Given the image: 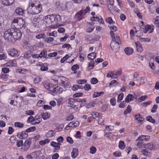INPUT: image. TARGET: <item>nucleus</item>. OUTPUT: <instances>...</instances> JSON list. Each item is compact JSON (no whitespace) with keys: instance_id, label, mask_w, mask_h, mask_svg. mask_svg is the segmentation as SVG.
Returning <instances> with one entry per match:
<instances>
[{"instance_id":"obj_38","label":"nucleus","mask_w":159,"mask_h":159,"mask_svg":"<svg viewBox=\"0 0 159 159\" xmlns=\"http://www.w3.org/2000/svg\"><path fill=\"white\" fill-rule=\"evenodd\" d=\"M55 89L54 91H56L55 92L57 93H60V92H61L62 91V89L58 86L54 87L53 89Z\"/></svg>"},{"instance_id":"obj_32","label":"nucleus","mask_w":159,"mask_h":159,"mask_svg":"<svg viewBox=\"0 0 159 159\" xmlns=\"http://www.w3.org/2000/svg\"><path fill=\"white\" fill-rule=\"evenodd\" d=\"M145 147L146 148H148L150 150H152L154 148L153 145L151 143H148L146 144Z\"/></svg>"},{"instance_id":"obj_45","label":"nucleus","mask_w":159,"mask_h":159,"mask_svg":"<svg viewBox=\"0 0 159 159\" xmlns=\"http://www.w3.org/2000/svg\"><path fill=\"white\" fill-rule=\"evenodd\" d=\"M146 119L147 120L152 123H155V120L154 119H153L152 117L150 116H147L146 118Z\"/></svg>"},{"instance_id":"obj_1","label":"nucleus","mask_w":159,"mask_h":159,"mask_svg":"<svg viewBox=\"0 0 159 159\" xmlns=\"http://www.w3.org/2000/svg\"><path fill=\"white\" fill-rule=\"evenodd\" d=\"M21 35L20 30L14 28H10L5 32L4 38L6 41L13 43L20 39Z\"/></svg>"},{"instance_id":"obj_16","label":"nucleus","mask_w":159,"mask_h":159,"mask_svg":"<svg viewBox=\"0 0 159 159\" xmlns=\"http://www.w3.org/2000/svg\"><path fill=\"white\" fill-rule=\"evenodd\" d=\"M135 43L137 51L139 52H141L143 51L141 44L139 42H135Z\"/></svg>"},{"instance_id":"obj_50","label":"nucleus","mask_w":159,"mask_h":159,"mask_svg":"<svg viewBox=\"0 0 159 159\" xmlns=\"http://www.w3.org/2000/svg\"><path fill=\"white\" fill-rule=\"evenodd\" d=\"M87 81L85 80H80L77 81L78 84H84L86 83Z\"/></svg>"},{"instance_id":"obj_35","label":"nucleus","mask_w":159,"mask_h":159,"mask_svg":"<svg viewBox=\"0 0 159 159\" xmlns=\"http://www.w3.org/2000/svg\"><path fill=\"white\" fill-rule=\"evenodd\" d=\"M119 148L121 149H123L125 147V145L123 141H120L119 142Z\"/></svg>"},{"instance_id":"obj_59","label":"nucleus","mask_w":159,"mask_h":159,"mask_svg":"<svg viewBox=\"0 0 159 159\" xmlns=\"http://www.w3.org/2000/svg\"><path fill=\"white\" fill-rule=\"evenodd\" d=\"M41 80V79L40 77H37L35 78L34 82L35 84H38L40 82Z\"/></svg>"},{"instance_id":"obj_52","label":"nucleus","mask_w":159,"mask_h":159,"mask_svg":"<svg viewBox=\"0 0 159 159\" xmlns=\"http://www.w3.org/2000/svg\"><path fill=\"white\" fill-rule=\"evenodd\" d=\"M61 145V144L59 143L55 142H52L51 143V145L53 147H56L58 145Z\"/></svg>"},{"instance_id":"obj_22","label":"nucleus","mask_w":159,"mask_h":159,"mask_svg":"<svg viewBox=\"0 0 159 159\" xmlns=\"http://www.w3.org/2000/svg\"><path fill=\"white\" fill-rule=\"evenodd\" d=\"M44 21L48 25L52 23L50 15H48L44 17Z\"/></svg>"},{"instance_id":"obj_19","label":"nucleus","mask_w":159,"mask_h":159,"mask_svg":"<svg viewBox=\"0 0 159 159\" xmlns=\"http://www.w3.org/2000/svg\"><path fill=\"white\" fill-rule=\"evenodd\" d=\"M23 9L20 7H18L15 10V13L18 16L22 15L23 14Z\"/></svg>"},{"instance_id":"obj_64","label":"nucleus","mask_w":159,"mask_h":159,"mask_svg":"<svg viewBox=\"0 0 159 159\" xmlns=\"http://www.w3.org/2000/svg\"><path fill=\"white\" fill-rule=\"evenodd\" d=\"M95 103L93 102H90L89 104H87L86 105V107L87 108H89L92 107H93L94 106Z\"/></svg>"},{"instance_id":"obj_40","label":"nucleus","mask_w":159,"mask_h":159,"mask_svg":"<svg viewBox=\"0 0 159 159\" xmlns=\"http://www.w3.org/2000/svg\"><path fill=\"white\" fill-rule=\"evenodd\" d=\"M90 153L92 154H94L96 151V148L94 146H91L90 148Z\"/></svg>"},{"instance_id":"obj_18","label":"nucleus","mask_w":159,"mask_h":159,"mask_svg":"<svg viewBox=\"0 0 159 159\" xmlns=\"http://www.w3.org/2000/svg\"><path fill=\"white\" fill-rule=\"evenodd\" d=\"M78 150L76 148H74L71 152V157L73 158H75L78 155Z\"/></svg>"},{"instance_id":"obj_9","label":"nucleus","mask_w":159,"mask_h":159,"mask_svg":"<svg viewBox=\"0 0 159 159\" xmlns=\"http://www.w3.org/2000/svg\"><path fill=\"white\" fill-rule=\"evenodd\" d=\"M108 26L111 30L110 34L111 36L112 37H113V36L114 35V32L116 31L117 30V28L116 26H114V25Z\"/></svg>"},{"instance_id":"obj_13","label":"nucleus","mask_w":159,"mask_h":159,"mask_svg":"<svg viewBox=\"0 0 159 159\" xmlns=\"http://www.w3.org/2000/svg\"><path fill=\"white\" fill-rule=\"evenodd\" d=\"M28 134L25 133L20 132L17 134V137L20 139H24L28 137Z\"/></svg>"},{"instance_id":"obj_2","label":"nucleus","mask_w":159,"mask_h":159,"mask_svg":"<svg viewBox=\"0 0 159 159\" xmlns=\"http://www.w3.org/2000/svg\"><path fill=\"white\" fill-rule=\"evenodd\" d=\"M42 10L41 5L37 4L34 2H31L27 9L28 13L32 14H37L39 13Z\"/></svg>"},{"instance_id":"obj_15","label":"nucleus","mask_w":159,"mask_h":159,"mask_svg":"<svg viewBox=\"0 0 159 159\" xmlns=\"http://www.w3.org/2000/svg\"><path fill=\"white\" fill-rule=\"evenodd\" d=\"M124 51L126 55H129L133 53V50L132 48L127 47L125 49Z\"/></svg>"},{"instance_id":"obj_37","label":"nucleus","mask_w":159,"mask_h":159,"mask_svg":"<svg viewBox=\"0 0 159 159\" xmlns=\"http://www.w3.org/2000/svg\"><path fill=\"white\" fill-rule=\"evenodd\" d=\"M91 116H92L93 119H95L99 116V114L97 112H93L90 114Z\"/></svg>"},{"instance_id":"obj_48","label":"nucleus","mask_w":159,"mask_h":159,"mask_svg":"<svg viewBox=\"0 0 159 159\" xmlns=\"http://www.w3.org/2000/svg\"><path fill=\"white\" fill-rule=\"evenodd\" d=\"M98 82L97 79L95 78H93L91 80V82L93 84H95Z\"/></svg>"},{"instance_id":"obj_34","label":"nucleus","mask_w":159,"mask_h":159,"mask_svg":"<svg viewBox=\"0 0 159 159\" xmlns=\"http://www.w3.org/2000/svg\"><path fill=\"white\" fill-rule=\"evenodd\" d=\"M112 40H115L117 42H121L120 39V37L118 34H116V36L114 35L113 37H112Z\"/></svg>"},{"instance_id":"obj_61","label":"nucleus","mask_w":159,"mask_h":159,"mask_svg":"<svg viewBox=\"0 0 159 159\" xmlns=\"http://www.w3.org/2000/svg\"><path fill=\"white\" fill-rule=\"evenodd\" d=\"M155 24L156 26L159 28V17L157 16L155 21Z\"/></svg>"},{"instance_id":"obj_26","label":"nucleus","mask_w":159,"mask_h":159,"mask_svg":"<svg viewBox=\"0 0 159 159\" xmlns=\"http://www.w3.org/2000/svg\"><path fill=\"white\" fill-rule=\"evenodd\" d=\"M54 134V132L53 130H50L46 134V136L47 138H50L53 136Z\"/></svg>"},{"instance_id":"obj_23","label":"nucleus","mask_w":159,"mask_h":159,"mask_svg":"<svg viewBox=\"0 0 159 159\" xmlns=\"http://www.w3.org/2000/svg\"><path fill=\"white\" fill-rule=\"evenodd\" d=\"M47 87H48V88H47V89L50 91L52 93H55L56 92V91H54V89H53V88L54 87V85L52 84H50L49 85H46Z\"/></svg>"},{"instance_id":"obj_27","label":"nucleus","mask_w":159,"mask_h":159,"mask_svg":"<svg viewBox=\"0 0 159 159\" xmlns=\"http://www.w3.org/2000/svg\"><path fill=\"white\" fill-rule=\"evenodd\" d=\"M49 142L50 140L48 139H46L44 140L40 141L39 142V143L40 145H43L48 143Z\"/></svg>"},{"instance_id":"obj_3","label":"nucleus","mask_w":159,"mask_h":159,"mask_svg":"<svg viewBox=\"0 0 159 159\" xmlns=\"http://www.w3.org/2000/svg\"><path fill=\"white\" fill-rule=\"evenodd\" d=\"M121 44V42H117L115 40H112L110 43L112 50L115 51H117L119 48V45Z\"/></svg>"},{"instance_id":"obj_62","label":"nucleus","mask_w":159,"mask_h":159,"mask_svg":"<svg viewBox=\"0 0 159 159\" xmlns=\"http://www.w3.org/2000/svg\"><path fill=\"white\" fill-rule=\"evenodd\" d=\"M44 103V102L43 101L40 100L39 101L37 104V106L40 107L42 106Z\"/></svg>"},{"instance_id":"obj_25","label":"nucleus","mask_w":159,"mask_h":159,"mask_svg":"<svg viewBox=\"0 0 159 159\" xmlns=\"http://www.w3.org/2000/svg\"><path fill=\"white\" fill-rule=\"evenodd\" d=\"M106 21L107 23L110 24L109 26L112 25L111 24H113L115 23V21L112 20L111 17H108L107 18L106 20Z\"/></svg>"},{"instance_id":"obj_46","label":"nucleus","mask_w":159,"mask_h":159,"mask_svg":"<svg viewBox=\"0 0 159 159\" xmlns=\"http://www.w3.org/2000/svg\"><path fill=\"white\" fill-rule=\"evenodd\" d=\"M139 40L142 42H149L150 40L148 38H139Z\"/></svg>"},{"instance_id":"obj_21","label":"nucleus","mask_w":159,"mask_h":159,"mask_svg":"<svg viewBox=\"0 0 159 159\" xmlns=\"http://www.w3.org/2000/svg\"><path fill=\"white\" fill-rule=\"evenodd\" d=\"M134 97L131 94H128L125 99V102H129L134 100Z\"/></svg>"},{"instance_id":"obj_33","label":"nucleus","mask_w":159,"mask_h":159,"mask_svg":"<svg viewBox=\"0 0 159 159\" xmlns=\"http://www.w3.org/2000/svg\"><path fill=\"white\" fill-rule=\"evenodd\" d=\"M54 22L56 23L61 20V17L59 15H54Z\"/></svg>"},{"instance_id":"obj_55","label":"nucleus","mask_w":159,"mask_h":159,"mask_svg":"<svg viewBox=\"0 0 159 159\" xmlns=\"http://www.w3.org/2000/svg\"><path fill=\"white\" fill-rule=\"evenodd\" d=\"M36 38L38 39H40L41 38H44L45 37V35L44 34H40L37 35L36 36Z\"/></svg>"},{"instance_id":"obj_14","label":"nucleus","mask_w":159,"mask_h":159,"mask_svg":"<svg viewBox=\"0 0 159 159\" xmlns=\"http://www.w3.org/2000/svg\"><path fill=\"white\" fill-rule=\"evenodd\" d=\"M31 143V142L29 139H26L25 140L23 145L25 150H26L30 148Z\"/></svg>"},{"instance_id":"obj_41","label":"nucleus","mask_w":159,"mask_h":159,"mask_svg":"<svg viewBox=\"0 0 159 159\" xmlns=\"http://www.w3.org/2000/svg\"><path fill=\"white\" fill-rule=\"evenodd\" d=\"M35 127L34 126L31 127L26 129L25 131L26 132H31L34 131L35 130Z\"/></svg>"},{"instance_id":"obj_12","label":"nucleus","mask_w":159,"mask_h":159,"mask_svg":"<svg viewBox=\"0 0 159 159\" xmlns=\"http://www.w3.org/2000/svg\"><path fill=\"white\" fill-rule=\"evenodd\" d=\"M150 139V137L147 135H141L139 137V138L136 140V141H143L144 140L148 141Z\"/></svg>"},{"instance_id":"obj_36","label":"nucleus","mask_w":159,"mask_h":159,"mask_svg":"<svg viewBox=\"0 0 159 159\" xmlns=\"http://www.w3.org/2000/svg\"><path fill=\"white\" fill-rule=\"evenodd\" d=\"M26 71V70L25 69H17L16 71V73L20 74H25Z\"/></svg>"},{"instance_id":"obj_54","label":"nucleus","mask_w":159,"mask_h":159,"mask_svg":"<svg viewBox=\"0 0 159 159\" xmlns=\"http://www.w3.org/2000/svg\"><path fill=\"white\" fill-rule=\"evenodd\" d=\"M47 52L44 51H42L40 53L39 55V57H45V56L46 55Z\"/></svg>"},{"instance_id":"obj_20","label":"nucleus","mask_w":159,"mask_h":159,"mask_svg":"<svg viewBox=\"0 0 159 159\" xmlns=\"http://www.w3.org/2000/svg\"><path fill=\"white\" fill-rule=\"evenodd\" d=\"M69 102H68V106L71 107L72 108H74L75 107V106L73 104L75 102V99L73 98H70L69 99Z\"/></svg>"},{"instance_id":"obj_57","label":"nucleus","mask_w":159,"mask_h":159,"mask_svg":"<svg viewBox=\"0 0 159 159\" xmlns=\"http://www.w3.org/2000/svg\"><path fill=\"white\" fill-rule=\"evenodd\" d=\"M114 75V72L113 71H110L108 73L107 76V77H112Z\"/></svg>"},{"instance_id":"obj_5","label":"nucleus","mask_w":159,"mask_h":159,"mask_svg":"<svg viewBox=\"0 0 159 159\" xmlns=\"http://www.w3.org/2000/svg\"><path fill=\"white\" fill-rule=\"evenodd\" d=\"M154 29V26L152 25H147L146 26L144 29L143 32L145 33H147L148 31H149L150 33L152 32Z\"/></svg>"},{"instance_id":"obj_17","label":"nucleus","mask_w":159,"mask_h":159,"mask_svg":"<svg viewBox=\"0 0 159 159\" xmlns=\"http://www.w3.org/2000/svg\"><path fill=\"white\" fill-rule=\"evenodd\" d=\"M20 18H17L13 20L11 24V25L14 26L13 28H16V26L17 27H18Z\"/></svg>"},{"instance_id":"obj_7","label":"nucleus","mask_w":159,"mask_h":159,"mask_svg":"<svg viewBox=\"0 0 159 159\" xmlns=\"http://www.w3.org/2000/svg\"><path fill=\"white\" fill-rule=\"evenodd\" d=\"M17 27L20 29L23 28H25V21L24 19L20 18L19 19V23Z\"/></svg>"},{"instance_id":"obj_56","label":"nucleus","mask_w":159,"mask_h":159,"mask_svg":"<svg viewBox=\"0 0 159 159\" xmlns=\"http://www.w3.org/2000/svg\"><path fill=\"white\" fill-rule=\"evenodd\" d=\"M157 108L158 106L157 105H154L151 110V112L152 113L155 112L157 111Z\"/></svg>"},{"instance_id":"obj_29","label":"nucleus","mask_w":159,"mask_h":159,"mask_svg":"<svg viewBox=\"0 0 159 159\" xmlns=\"http://www.w3.org/2000/svg\"><path fill=\"white\" fill-rule=\"evenodd\" d=\"M14 125L16 127L21 128L23 127L24 124L20 122H16L15 123Z\"/></svg>"},{"instance_id":"obj_4","label":"nucleus","mask_w":159,"mask_h":159,"mask_svg":"<svg viewBox=\"0 0 159 159\" xmlns=\"http://www.w3.org/2000/svg\"><path fill=\"white\" fill-rule=\"evenodd\" d=\"M84 15L83 11L81 10L76 13L74 18L76 20L80 21L84 18Z\"/></svg>"},{"instance_id":"obj_44","label":"nucleus","mask_w":159,"mask_h":159,"mask_svg":"<svg viewBox=\"0 0 159 159\" xmlns=\"http://www.w3.org/2000/svg\"><path fill=\"white\" fill-rule=\"evenodd\" d=\"M98 123L101 125H102L104 121V118L103 117H100L98 120Z\"/></svg>"},{"instance_id":"obj_58","label":"nucleus","mask_w":159,"mask_h":159,"mask_svg":"<svg viewBox=\"0 0 159 159\" xmlns=\"http://www.w3.org/2000/svg\"><path fill=\"white\" fill-rule=\"evenodd\" d=\"M74 116L70 114L66 117V120L67 121H70L72 120Z\"/></svg>"},{"instance_id":"obj_63","label":"nucleus","mask_w":159,"mask_h":159,"mask_svg":"<svg viewBox=\"0 0 159 159\" xmlns=\"http://www.w3.org/2000/svg\"><path fill=\"white\" fill-rule=\"evenodd\" d=\"M14 132V129L12 127L10 126L8 128V133L9 134H12L13 132Z\"/></svg>"},{"instance_id":"obj_30","label":"nucleus","mask_w":159,"mask_h":159,"mask_svg":"<svg viewBox=\"0 0 159 159\" xmlns=\"http://www.w3.org/2000/svg\"><path fill=\"white\" fill-rule=\"evenodd\" d=\"M104 93L103 92H95L93 95V97L94 98H96L100 96L101 95H103Z\"/></svg>"},{"instance_id":"obj_6","label":"nucleus","mask_w":159,"mask_h":159,"mask_svg":"<svg viewBox=\"0 0 159 159\" xmlns=\"http://www.w3.org/2000/svg\"><path fill=\"white\" fill-rule=\"evenodd\" d=\"M56 7L58 10L64 11L66 8V5L65 4L61 3L59 2H57L56 3Z\"/></svg>"},{"instance_id":"obj_49","label":"nucleus","mask_w":159,"mask_h":159,"mask_svg":"<svg viewBox=\"0 0 159 159\" xmlns=\"http://www.w3.org/2000/svg\"><path fill=\"white\" fill-rule=\"evenodd\" d=\"M111 104L113 106L115 105L116 103V100L115 98L113 97L111 98L110 100Z\"/></svg>"},{"instance_id":"obj_10","label":"nucleus","mask_w":159,"mask_h":159,"mask_svg":"<svg viewBox=\"0 0 159 159\" xmlns=\"http://www.w3.org/2000/svg\"><path fill=\"white\" fill-rule=\"evenodd\" d=\"M17 51L14 48H11L8 51V54L12 56H16L17 53Z\"/></svg>"},{"instance_id":"obj_31","label":"nucleus","mask_w":159,"mask_h":159,"mask_svg":"<svg viewBox=\"0 0 159 159\" xmlns=\"http://www.w3.org/2000/svg\"><path fill=\"white\" fill-rule=\"evenodd\" d=\"M41 117L44 120H47L49 117V114L47 112L43 113L41 115Z\"/></svg>"},{"instance_id":"obj_11","label":"nucleus","mask_w":159,"mask_h":159,"mask_svg":"<svg viewBox=\"0 0 159 159\" xmlns=\"http://www.w3.org/2000/svg\"><path fill=\"white\" fill-rule=\"evenodd\" d=\"M65 78L63 77L62 79L60 80V84L61 85L63 86L64 88H66L69 86V83L68 82L65 81Z\"/></svg>"},{"instance_id":"obj_24","label":"nucleus","mask_w":159,"mask_h":159,"mask_svg":"<svg viewBox=\"0 0 159 159\" xmlns=\"http://www.w3.org/2000/svg\"><path fill=\"white\" fill-rule=\"evenodd\" d=\"M88 57L90 59L93 60L96 57V53L94 52H91L88 54Z\"/></svg>"},{"instance_id":"obj_60","label":"nucleus","mask_w":159,"mask_h":159,"mask_svg":"<svg viewBox=\"0 0 159 159\" xmlns=\"http://www.w3.org/2000/svg\"><path fill=\"white\" fill-rule=\"evenodd\" d=\"M54 40V39L52 37H48L45 39V41L48 43H49Z\"/></svg>"},{"instance_id":"obj_47","label":"nucleus","mask_w":159,"mask_h":159,"mask_svg":"<svg viewBox=\"0 0 159 159\" xmlns=\"http://www.w3.org/2000/svg\"><path fill=\"white\" fill-rule=\"evenodd\" d=\"M40 69L42 71H46L48 70V67L44 64H43L41 66Z\"/></svg>"},{"instance_id":"obj_28","label":"nucleus","mask_w":159,"mask_h":159,"mask_svg":"<svg viewBox=\"0 0 159 159\" xmlns=\"http://www.w3.org/2000/svg\"><path fill=\"white\" fill-rule=\"evenodd\" d=\"M131 111V107L130 105H128L127 109L124 112V115H126L128 113H130Z\"/></svg>"},{"instance_id":"obj_8","label":"nucleus","mask_w":159,"mask_h":159,"mask_svg":"<svg viewBox=\"0 0 159 159\" xmlns=\"http://www.w3.org/2000/svg\"><path fill=\"white\" fill-rule=\"evenodd\" d=\"M2 5L5 6H9L12 4L14 0H1Z\"/></svg>"},{"instance_id":"obj_51","label":"nucleus","mask_w":159,"mask_h":159,"mask_svg":"<svg viewBox=\"0 0 159 159\" xmlns=\"http://www.w3.org/2000/svg\"><path fill=\"white\" fill-rule=\"evenodd\" d=\"M69 55L67 54L65 56L61 58L60 61L61 62V63H64V61L69 58Z\"/></svg>"},{"instance_id":"obj_42","label":"nucleus","mask_w":159,"mask_h":159,"mask_svg":"<svg viewBox=\"0 0 159 159\" xmlns=\"http://www.w3.org/2000/svg\"><path fill=\"white\" fill-rule=\"evenodd\" d=\"M95 62L93 61H91L89 64L88 68L89 70L92 69L94 66Z\"/></svg>"},{"instance_id":"obj_53","label":"nucleus","mask_w":159,"mask_h":159,"mask_svg":"<svg viewBox=\"0 0 159 159\" xmlns=\"http://www.w3.org/2000/svg\"><path fill=\"white\" fill-rule=\"evenodd\" d=\"M35 119H36L34 118V117L32 116H30L28 118L27 122L30 123L34 121H35Z\"/></svg>"},{"instance_id":"obj_39","label":"nucleus","mask_w":159,"mask_h":159,"mask_svg":"<svg viewBox=\"0 0 159 159\" xmlns=\"http://www.w3.org/2000/svg\"><path fill=\"white\" fill-rule=\"evenodd\" d=\"M123 96L124 94L123 93H121L118 95L117 97V102H120L123 99Z\"/></svg>"},{"instance_id":"obj_43","label":"nucleus","mask_w":159,"mask_h":159,"mask_svg":"<svg viewBox=\"0 0 159 159\" xmlns=\"http://www.w3.org/2000/svg\"><path fill=\"white\" fill-rule=\"evenodd\" d=\"M9 140L12 144H14L17 141L16 138L14 136H11L10 139Z\"/></svg>"}]
</instances>
